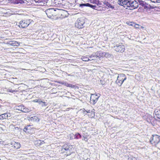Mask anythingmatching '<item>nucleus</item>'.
Listing matches in <instances>:
<instances>
[{
	"instance_id": "obj_31",
	"label": "nucleus",
	"mask_w": 160,
	"mask_h": 160,
	"mask_svg": "<svg viewBox=\"0 0 160 160\" xmlns=\"http://www.w3.org/2000/svg\"><path fill=\"white\" fill-rule=\"evenodd\" d=\"M58 2V0H54V2L55 4V5H58V4H59Z\"/></svg>"
},
{
	"instance_id": "obj_15",
	"label": "nucleus",
	"mask_w": 160,
	"mask_h": 160,
	"mask_svg": "<svg viewBox=\"0 0 160 160\" xmlns=\"http://www.w3.org/2000/svg\"><path fill=\"white\" fill-rule=\"evenodd\" d=\"M30 120L34 122H39V119L38 117L35 116L31 117Z\"/></svg>"
},
{
	"instance_id": "obj_27",
	"label": "nucleus",
	"mask_w": 160,
	"mask_h": 160,
	"mask_svg": "<svg viewBox=\"0 0 160 160\" xmlns=\"http://www.w3.org/2000/svg\"><path fill=\"white\" fill-rule=\"evenodd\" d=\"M89 7H90L93 9H95V8H96V5H93L89 4Z\"/></svg>"
},
{
	"instance_id": "obj_11",
	"label": "nucleus",
	"mask_w": 160,
	"mask_h": 160,
	"mask_svg": "<svg viewBox=\"0 0 160 160\" xmlns=\"http://www.w3.org/2000/svg\"><path fill=\"white\" fill-rule=\"evenodd\" d=\"M97 95L92 94L90 98V100L92 101L94 103H95L97 101L98 97H97Z\"/></svg>"
},
{
	"instance_id": "obj_34",
	"label": "nucleus",
	"mask_w": 160,
	"mask_h": 160,
	"mask_svg": "<svg viewBox=\"0 0 160 160\" xmlns=\"http://www.w3.org/2000/svg\"><path fill=\"white\" fill-rule=\"evenodd\" d=\"M135 27L136 28H139V25L138 24H136L135 25Z\"/></svg>"
},
{
	"instance_id": "obj_25",
	"label": "nucleus",
	"mask_w": 160,
	"mask_h": 160,
	"mask_svg": "<svg viewBox=\"0 0 160 160\" xmlns=\"http://www.w3.org/2000/svg\"><path fill=\"white\" fill-rule=\"evenodd\" d=\"M94 110L93 109L91 111V117H93L95 116Z\"/></svg>"
},
{
	"instance_id": "obj_6",
	"label": "nucleus",
	"mask_w": 160,
	"mask_h": 160,
	"mask_svg": "<svg viewBox=\"0 0 160 160\" xmlns=\"http://www.w3.org/2000/svg\"><path fill=\"white\" fill-rule=\"evenodd\" d=\"M30 20H22L19 23V27L22 28H25L30 24Z\"/></svg>"
},
{
	"instance_id": "obj_44",
	"label": "nucleus",
	"mask_w": 160,
	"mask_h": 160,
	"mask_svg": "<svg viewBox=\"0 0 160 160\" xmlns=\"http://www.w3.org/2000/svg\"><path fill=\"white\" fill-rule=\"evenodd\" d=\"M0 160H1V159H0Z\"/></svg>"
},
{
	"instance_id": "obj_29",
	"label": "nucleus",
	"mask_w": 160,
	"mask_h": 160,
	"mask_svg": "<svg viewBox=\"0 0 160 160\" xmlns=\"http://www.w3.org/2000/svg\"><path fill=\"white\" fill-rule=\"evenodd\" d=\"M34 101L35 102H38L39 104H40L41 103L43 102L42 101L40 100H38L37 99H36L34 100Z\"/></svg>"
},
{
	"instance_id": "obj_28",
	"label": "nucleus",
	"mask_w": 160,
	"mask_h": 160,
	"mask_svg": "<svg viewBox=\"0 0 160 160\" xmlns=\"http://www.w3.org/2000/svg\"><path fill=\"white\" fill-rule=\"evenodd\" d=\"M151 1L155 3H159L160 2V0H151Z\"/></svg>"
},
{
	"instance_id": "obj_13",
	"label": "nucleus",
	"mask_w": 160,
	"mask_h": 160,
	"mask_svg": "<svg viewBox=\"0 0 160 160\" xmlns=\"http://www.w3.org/2000/svg\"><path fill=\"white\" fill-rule=\"evenodd\" d=\"M8 43L10 45L13 46H18L20 45L19 42L14 41H10L8 42Z\"/></svg>"
},
{
	"instance_id": "obj_38",
	"label": "nucleus",
	"mask_w": 160,
	"mask_h": 160,
	"mask_svg": "<svg viewBox=\"0 0 160 160\" xmlns=\"http://www.w3.org/2000/svg\"><path fill=\"white\" fill-rule=\"evenodd\" d=\"M144 27H143V26H140V27H139V29H140L141 28L142 29H143L144 28Z\"/></svg>"
},
{
	"instance_id": "obj_33",
	"label": "nucleus",
	"mask_w": 160,
	"mask_h": 160,
	"mask_svg": "<svg viewBox=\"0 0 160 160\" xmlns=\"http://www.w3.org/2000/svg\"><path fill=\"white\" fill-rule=\"evenodd\" d=\"M9 92H11L13 93L14 92H16V91L14 90H12V89H9Z\"/></svg>"
},
{
	"instance_id": "obj_26",
	"label": "nucleus",
	"mask_w": 160,
	"mask_h": 160,
	"mask_svg": "<svg viewBox=\"0 0 160 160\" xmlns=\"http://www.w3.org/2000/svg\"><path fill=\"white\" fill-rule=\"evenodd\" d=\"M128 160H137V159L136 158L131 156L128 158Z\"/></svg>"
},
{
	"instance_id": "obj_10",
	"label": "nucleus",
	"mask_w": 160,
	"mask_h": 160,
	"mask_svg": "<svg viewBox=\"0 0 160 160\" xmlns=\"http://www.w3.org/2000/svg\"><path fill=\"white\" fill-rule=\"evenodd\" d=\"M9 2L14 4H23L25 3L23 0H8Z\"/></svg>"
},
{
	"instance_id": "obj_1",
	"label": "nucleus",
	"mask_w": 160,
	"mask_h": 160,
	"mask_svg": "<svg viewBox=\"0 0 160 160\" xmlns=\"http://www.w3.org/2000/svg\"><path fill=\"white\" fill-rule=\"evenodd\" d=\"M119 2L120 5L130 8L131 10L136 8L138 6V3L135 0H119Z\"/></svg>"
},
{
	"instance_id": "obj_19",
	"label": "nucleus",
	"mask_w": 160,
	"mask_h": 160,
	"mask_svg": "<svg viewBox=\"0 0 160 160\" xmlns=\"http://www.w3.org/2000/svg\"><path fill=\"white\" fill-rule=\"evenodd\" d=\"M82 61H88L89 60V58L88 57V56H83L82 58Z\"/></svg>"
},
{
	"instance_id": "obj_2",
	"label": "nucleus",
	"mask_w": 160,
	"mask_h": 160,
	"mask_svg": "<svg viewBox=\"0 0 160 160\" xmlns=\"http://www.w3.org/2000/svg\"><path fill=\"white\" fill-rule=\"evenodd\" d=\"M63 11V9H54L51 8L47 9L45 12L47 16L50 18L56 15L57 13L59 12V11Z\"/></svg>"
},
{
	"instance_id": "obj_22",
	"label": "nucleus",
	"mask_w": 160,
	"mask_h": 160,
	"mask_svg": "<svg viewBox=\"0 0 160 160\" xmlns=\"http://www.w3.org/2000/svg\"><path fill=\"white\" fill-rule=\"evenodd\" d=\"M81 137V135L79 133H77L74 135V138L79 139Z\"/></svg>"
},
{
	"instance_id": "obj_20",
	"label": "nucleus",
	"mask_w": 160,
	"mask_h": 160,
	"mask_svg": "<svg viewBox=\"0 0 160 160\" xmlns=\"http://www.w3.org/2000/svg\"><path fill=\"white\" fill-rule=\"evenodd\" d=\"M24 106L22 105L18 106L16 107V109L22 112Z\"/></svg>"
},
{
	"instance_id": "obj_8",
	"label": "nucleus",
	"mask_w": 160,
	"mask_h": 160,
	"mask_svg": "<svg viewBox=\"0 0 160 160\" xmlns=\"http://www.w3.org/2000/svg\"><path fill=\"white\" fill-rule=\"evenodd\" d=\"M114 48L115 51L117 52H122L125 50L124 46L122 43H119L118 44H116Z\"/></svg>"
},
{
	"instance_id": "obj_39",
	"label": "nucleus",
	"mask_w": 160,
	"mask_h": 160,
	"mask_svg": "<svg viewBox=\"0 0 160 160\" xmlns=\"http://www.w3.org/2000/svg\"><path fill=\"white\" fill-rule=\"evenodd\" d=\"M87 112L88 113H90V112H90V110H88V111H87Z\"/></svg>"
},
{
	"instance_id": "obj_16",
	"label": "nucleus",
	"mask_w": 160,
	"mask_h": 160,
	"mask_svg": "<svg viewBox=\"0 0 160 160\" xmlns=\"http://www.w3.org/2000/svg\"><path fill=\"white\" fill-rule=\"evenodd\" d=\"M95 54L97 59L98 58L99 59L101 58L103 55V53L100 52H97Z\"/></svg>"
},
{
	"instance_id": "obj_35",
	"label": "nucleus",
	"mask_w": 160,
	"mask_h": 160,
	"mask_svg": "<svg viewBox=\"0 0 160 160\" xmlns=\"http://www.w3.org/2000/svg\"><path fill=\"white\" fill-rule=\"evenodd\" d=\"M37 142H38V143L39 144V145H38V146L41 145V144H42V142H41V141L40 140H38Z\"/></svg>"
},
{
	"instance_id": "obj_43",
	"label": "nucleus",
	"mask_w": 160,
	"mask_h": 160,
	"mask_svg": "<svg viewBox=\"0 0 160 160\" xmlns=\"http://www.w3.org/2000/svg\"><path fill=\"white\" fill-rule=\"evenodd\" d=\"M68 4H70V3H68Z\"/></svg>"
},
{
	"instance_id": "obj_30",
	"label": "nucleus",
	"mask_w": 160,
	"mask_h": 160,
	"mask_svg": "<svg viewBox=\"0 0 160 160\" xmlns=\"http://www.w3.org/2000/svg\"><path fill=\"white\" fill-rule=\"evenodd\" d=\"M82 139V140H84L86 142L88 140L87 138L85 136H83Z\"/></svg>"
},
{
	"instance_id": "obj_17",
	"label": "nucleus",
	"mask_w": 160,
	"mask_h": 160,
	"mask_svg": "<svg viewBox=\"0 0 160 160\" xmlns=\"http://www.w3.org/2000/svg\"><path fill=\"white\" fill-rule=\"evenodd\" d=\"M104 4L106 6H108V8H110L111 9H113L114 8V6L111 5L110 3H109L108 2H104Z\"/></svg>"
},
{
	"instance_id": "obj_5",
	"label": "nucleus",
	"mask_w": 160,
	"mask_h": 160,
	"mask_svg": "<svg viewBox=\"0 0 160 160\" xmlns=\"http://www.w3.org/2000/svg\"><path fill=\"white\" fill-rule=\"evenodd\" d=\"M160 142V136L155 135H152L151 138L150 142L152 144L156 145L158 144Z\"/></svg>"
},
{
	"instance_id": "obj_12",
	"label": "nucleus",
	"mask_w": 160,
	"mask_h": 160,
	"mask_svg": "<svg viewBox=\"0 0 160 160\" xmlns=\"http://www.w3.org/2000/svg\"><path fill=\"white\" fill-rule=\"evenodd\" d=\"M11 145L13 148L18 149L20 147V144L18 142H12Z\"/></svg>"
},
{
	"instance_id": "obj_23",
	"label": "nucleus",
	"mask_w": 160,
	"mask_h": 160,
	"mask_svg": "<svg viewBox=\"0 0 160 160\" xmlns=\"http://www.w3.org/2000/svg\"><path fill=\"white\" fill-rule=\"evenodd\" d=\"M91 56V58H92L93 60H98V59L97 58V57H96L95 53L92 54Z\"/></svg>"
},
{
	"instance_id": "obj_40",
	"label": "nucleus",
	"mask_w": 160,
	"mask_h": 160,
	"mask_svg": "<svg viewBox=\"0 0 160 160\" xmlns=\"http://www.w3.org/2000/svg\"><path fill=\"white\" fill-rule=\"evenodd\" d=\"M40 0H38V1H35V2H41V1H40Z\"/></svg>"
},
{
	"instance_id": "obj_4",
	"label": "nucleus",
	"mask_w": 160,
	"mask_h": 160,
	"mask_svg": "<svg viewBox=\"0 0 160 160\" xmlns=\"http://www.w3.org/2000/svg\"><path fill=\"white\" fill-rule=\"evenodd\" d=\"M126 79L127 78L125 74H121L118 75L116 82L118 86H121Z\"/></svg>"
},
{
	"instance_id": "obj_9",
	"label": "nucleus",
	"mask_w": 160,
	"mask_h": 160,
	"mask_svg": "<svg viewBox=\"0 0 160 160\" xmlns=\"http://www.w3.org/2000/svg\"><path fill=\"white\" fill-rule=\"evenodd\" d=\"M154 114H155L154 117L157 118V120L160 122V110L158 109H155Z\"/></svg>"
},
{
	"instance_id": "obj_18",
	"label": "nucleus",
	"mask_w": 160,
	"mask_h": 160,
	"mask_svg": "<svg viewBox=\"0 0 160 160\" xmlns=\"http://www.w3.org/2000/svg\"><path fill=\"white\" fill-rule=\"evenodd\" d=\"M8 115H7V116ZM6 113L2 114L0 115V119H7Z\"/></svg>"
},
{
	"instance_id": "obj_36",
	"label": "nucleus",
	"mask_w": 160,
	"mask_h": 160,
	"mask_svg": "<svg viewBox=\"0 0 160 160\" xmlns=\"http://www.w3.org/2000/svg\"><path fill=\"white\" fill-rule=\"evenodd\" d=\"M88 58H89L90 59H89V60H93V59H92V58H91V56H88Z\"/></svg>"
},
{
	"instance_id": "obj_3",
	"label": "nucleus",
	"mask_w": 160,
	"mask_h": 160,
	"mask_svg": "<svg viewBox=\"0 0 160 160\" xmlns=\"http://www.w3.org/2000/svg\"><path fill=\"white\" fill-rule=\"evenodd\" d=\"M72 146L69 145L68 144H65L62 146V148L61 151L62 153H66L65 154L67 156L70 155L72 152H71V148H70Z\"/></svg>"
},
{
	"instance_id": "obj_41",
	"label": "nucleus",
	"mask_w": 160,
	"mask_h": 160,
	"mask_svg": "<svg viewBox=\"0 0 160 160\" xmlns=\"http://www.w3.org/2000/svg\"><path fill=\"white\" fill-rule=\"evenodd\" d=\"M68 83H65V85L67 86H68Z\"/></svg>"
},
{
	"instance_id": "obj_32",
	"label": "nucleus",
	"mask_w": 160,
	"mask_h": 160,
	"mask_svg": "<svg viewBox=\"0 0 160 160\" xmlns=\"http://www.w3.org/2000/svg\"><path fill=\"white\" fill-rule=\"evenodd\" d=\"M7 118H8V117H10L11 116V114L9 113H6Z\"/></svg>"
},
{
	"instance_id": "obj_42",
	"label": "nucleus",
	"mask_w": 160,
	"mask_h": 160,
	"mask_svg": "<svg viewBox=\"0 0 160 160\" xmlns=\"http://www.w3.org/2000/svg\"><path fill=\"white\" fill-rule=\"evenodd\" d=\"M71 86V84H68V87H70Z\"/></svg>"
},
{
	"instance_id": "obj_37",
	"label": "nucleus",
	"mask_w": 160,
	"mask_h": 160,
	"mask_svg": "<svg viewBox=\"0 0 160 160\" xmlns=\"http://www.w3.org/2000/svg\"><path fill=\"white\" fill-rule=\"evenodd\" d=\"M140 4L142 5V6H143L144 5L143 3V2H140Z\"/></svg>"
},
{
	"instance_id": "obj_14",
	"label": "nucleus",
	"mask_w": 160,
	"mask_h": 160,
	"mask_svg": "<svg viewBox=\"0 0 160 160\" xmlns=\"http://www.w3.org/2000/svg\"><path fill=\"white\" fill-rule=\"evenodd\" d=\"M31 128V127L30 125H28L26 127L23 129V131L24 132H25L26 133H29L30 131V129Z\"/></svg>"
},
{
	"instance_id": "obj_21",
	"label": "nucleus",
	"mask_w": 160,
	"mask_h": 160,
	"mask_svg": "<svg viewBox=\"0 0 160 160\" xmlns=\"http://www.w3.org/2000/svg\"><path fill=\"white\" fill-rule=\"evenodd\" d=\"M89 5V3H81L79 4V7L83 8V7H88Z\"/></svg>"
},
{
	"instance_id": "obj_7",
	"label": "nucleus",
	"mask_w": 160,
	"mask_h": 160,
	"mask_svg": "<svg viewBox=\"0 0 160 160\" xmlns=\"http://www.w3.org/2000/svg\"><path fill=\"white\" fill-rule=\"evenodd\" d=\"M85 23L84 20L82 18H78L77 20L75 26L77 28H81L83 27V24Z\"/></svg>"
},
{
	"instance_id": "obj_24",
	"label": "nucleus",
	"mask_w": 160,
	"mask_h": 160,
	"mask_svg": "<svg viewBox=\"0 0 160 160\" xmlns=\"http://www.w3.org/2000/svg\"><path fill=\"white\" fill-rule=\"evenodd\" d=\"M29 110L27 108H25L24 106L22 112H29Z\"/></svg>"
}]
</instances>
